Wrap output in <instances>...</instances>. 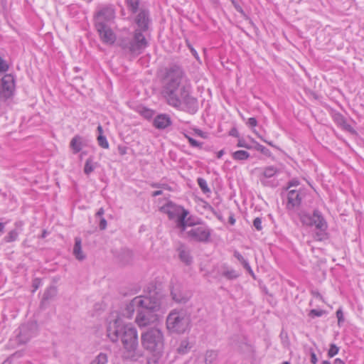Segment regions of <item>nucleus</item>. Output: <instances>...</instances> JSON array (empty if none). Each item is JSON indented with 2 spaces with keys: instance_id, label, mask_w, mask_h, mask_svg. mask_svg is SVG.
<instances>
[{
  "instance_id": "13",
  "label": "nucleus",
  "mask_w": 364,
  "mask_h": 364,
  "mask_svg": "<svg viewBox=\"0 0 364 364\" xmlns=\"http://www.w3.org/2000/svg\"><path fill=\"white\" fill-rule=\"evenodd\" d=\"M95 28L99 33L101 41L108 45L113 44L116 41V36L107 24L95 23Z\"/></svg>"
},
{
  "instance_id": "20",
  "label": "nucleus",
  "mask_w": 364,
  "mask_h": 364,
  "mask_svg": "<svg viewBox=\"0 0 364 364\" xmlns=\"http://www.w3.org/2000/svg\"><path fill=\"white\" fill-rule=\"evenodd\" d=\"M171 123V119L167 114H159L154 120V127L160 129L166 128Z\"/></svg>"
},
{
  "instance_id": "42",
  "label": "nucleus",
  "mask_w": 364,
  "mask_h": 364,
  "mask_svg": "<svg viewBox=\"0 0 364 364\" xmlns=\"http://www.w3.org/2000/svg\"><path fill=\"white\" fill-rule=\"evenodd\" d=\"M187 138L188 139L189 143L191 144V145L192 146H194V147H200V144L196 139H194L191 137H189V136H187Z\"/></svg>"
},
{
  "instance_id": "43",
  "label": "nucleus",
  "mask_w": 364,
  "mask_h": 364,
  "mask_svg": "<svg viewBox=\"0 0 364 364\" xmlns=\"http://www.w3.org/2000/svg\"><path fill=\"white\" fill-rule=\"evenodd\" d=\"M336 316L338 318V323L343 321V313L341 309L337 310Z\"/></svg>"
},
{
  "instance_id": "59",
  "label": "nucleus",
  "mask_w": 364,
  "mask_h": 364,
  "mask_svg": "<svg viewBox=\"0 0 364 364\" xmlns=\"http://www.w3.org/2000/svg\"><path fill=\"white\" fill-rule=\"evenodd\" d=\"M238 146H245L243 143H241V141H239Z\"/></svg>"
},
{
  "instance_id": "32",
  "label": "nucleus",
  "mask_w": 364,
  "mask_h": 364,
  "mask_svg": "<svg viewBox=\"0 0 364 364\" xmlns=\"http://www.w3.org/2000/svg\"><path fill=\"white\" fill-rule=\"evenodd\" d=\"M198 184L204 193H208L210 192V190L208 188L207 182L205 179L202 178H198Z\"/></svg>"
},
{
  "instance_id": "57",
  "label": "nucleus",
  "mask_w": 364,
  "mask_h": 364,
  "mask_svg": "<svg viewBox=\"0 0 364 364\" xmlns=\"http://www.w3.org/2000/svg\"><path fill=\"white\" fill-rule=\"evenodd\" d=\"M191 52H192L193 55L197 58H198V55H197L196 51L193 48H191Z\"/></svg>"
},
{
  "instance_id": "50",
  "label": "nucleus",
  "mask_w": 364,
  "mask_h": 364,
  "mask_svg": "<svg viewBox=\"0 0 364 364\" xmlns=\"http://www.w3.org/2000/svg\"><path fill=\"white\" fill-rule=\"evenodd\" d=\"M161 194H162V191H156L152 193V196L153 197H156V196H160Z\"/></svg>"
},
{
  "instance_id": "49",
  "label": "nucleus",
  "mask_w": 364,
  "mask_h": 364,
  "mask_svg": "<svg viewBox=\"0 0 364 364\" xmlns=\"http://www.w3.org/2000/svg\"><path fill=\"white\" fill-rule=\"evenodd\" d=\"M104 214V209L102 208H100L96 213V216H102Z\"/></svg>"
},
{
  "instance_id": "2",
  "label": "nucleus",
  "mask_w": 364,
  "mask_h": 364,
  "mask_svg": "<svg viewBox=\"0 0 364 364\" xmlns=\"http://www.w3.org/2000/svg\"><path fill=\"white\" fill-rule=\"evenodd\" d=\"M160 306L161 303L156 297L136 296L127 305L123 316L131 318L136 311V323L140 328L146 327L157 321L156 312L159 310Z\"/></svg>"
},
{
  "instance_id": "27",
  "label": "nucleus",
  "mask_w": 364,
  "mask_h": 364,
  "mask_svg": "<svg viewBox=\"0 0 364 364\" xmlns=\"http://www.w3.org/2000/svg\"><path fill=\"white\" fill-rule=\"evenodd\" d=\"M222 275L228 279H234L239 276L235 270L225 267H223Z\"/></svg>"
},
{
  "instance_id": "48",
  "label": "nucleus",
  "mask_w": 364,
  "mask_h": 364,
  "mask_svg": "<svg viewBox=\"0 0 364 364\" xmlns=\"http://www.w3.org/2000/svg\"><path fill=\"white\" fill-rule=\"evenodd\" d=\"M299 184V181L296 180H292L289 183V186H296Z\"/></svg>"
},
{
  "instance_id": "17",
  "label": "nucleus",
  "mask_w": 364,
  "mask_h": 364,
  "mask_svg": "<svg viewBox=\"0 0 364 364\" xmlns=\"http://www.w3.org/2000/svg\"><path fill=\"white\" fill-rule=\"evenodd\" d=\"M301 193L299 191H289L287 195V208L293 209L295 207H298L301 204Z\"/></svg>"
},
{
  "instance_id": "44",
  "label": "nucleus",
  "mask_w": 364,
  "mask_h": 364,
  "mask_svg": "<svg viewBox=\"0 0 364 364\" xmlns=\"http://www.w3.org/2000/svg\"><path fill=\"white\" fill-rule=\"evenodd\" d=\"M247 124L250 127H255L257 124V121L255 117H250L248 119Z\"/></svg>"
},
{
  "instance_id": "4",
  "label": "nucleus",
  "mask_w": 364,
  "mask_h": 364,
  "mask_svg": "<svg viewBox=\"0 0 364 364\" xmlns=\"http://www.w3.org/2000/svg\"><path fill=\"white\" fill-rule=\"evenodd\" d=\"M141 342L143 348L159 358L161 356L164 348V335L161 330L156 328L148 329L141 333Z\"/></svg>"
},
{
  "instance_id": "23",
  "label": "nucleus",
  "mask_w": 364,
  "mask_h": 364,
  "mask_svg": "<svg viewBox=\"0 0 364 364\" xmlns=\"http://www.w3.org/2000/svg\"><path fill=\"white\" fill-rule=\"evenodd\" d=\"M218 352L214 350H208L205 352L204 355V361L205 364H213L217 360Z\"/></svg>"
},
{
  "instance_id": "37",
  "label": "nucleus",
  "mask_w": 364,
  "mask_h": 364,
  "mask_svg": "<svg viewBox=\"0 0 364 364\" xmlns=\"http://www.w3.org/2000/svg\"><path fill=\"white\" fill-rule=\"evenodd\" d=\"M338 347H337L335 344H331L328 355L329 357L332 358L338 353Z\"/></svg>"
},
{
  "instance_id": "62",
  "label": "nucleus",
  "mask_w": 364,
  "mask_h": 364,
  "mask_svg": "<svg viewBox=\"0 0 364 364\" xmlns=\"http://www.w3.org/2000/svg\"><path fill=\"white\" fill-rule=\"evenodd\" d=\"M282 364H290L288 361L283 362Z\"/></svg>"
},
{
  "instance_id": "45",
  "label": "nucleus",
  "mask_w": 364,
  "mask_h": 364,
  "mask_svg": "<svg viewBox=\"0 0 364 364\" xmlns=\"http://www.w3.org/2000/svg\"><path fill=\"white\" fill-rule=\"evenodd\" d=\"M107 227V220L102 218H101L100 220V228L101 230H105Z\"/></svg>"
},
{
  "instance_id": "51",
  "label": "nucleus",
  "mask_w": 364,
  "mask_h": 364,
  "mask_svg": "<svg viewBox=\"0 0 364 364\" xmlns=\"http://www.w3.org/2000/svg\"><path fill=\"white\" fill-rule=\"evenodd\" d=\"M257 136H258V137H259L262 141H264L265 143H267V144H269V145H270V146H274V145H273V144H272L271 141H267V140L264 139L262 138V136H260V135H259V134H257Z\"/></svg>"
},
{
  "instance_id": "61",
  "label": "nucleus",
  "mask_w": 364,
  "mask_h": 364,
  "mask_svg": "<svg viewBox=\"0 0 364 364\" xmlns=\"http://www.w3.org/2000/svg\"><path fill=\"white\" fill-rule=\"evenodd\" d=\"M46 231H44V232H43V234H42V237H46Z\"/></svg>"
},
{
  "instance_id": "38",
  "label": "nucleus",
  "mask_w": 364,
  "mask_h": 364,
  "mask_svg": "<svg viewBox=\"0 0 364 364\" xmlns=\"http://www.w3.org/2000/svg\"><path fill=\"white\" fill-rule=\"evenodd\" d=\"M253 225L257 230H261L262 229L261 219L259 218H256L253 220Z\"/></svg>"
},
{
  "instance_id": "34",
  "label": "nucleus",
  "mask_w": 364,
  "mask_h": 364,
  "mask_svg": "<svg viewBox=\"0 0 364 364\" xmlns=\"http://www.w3.org/2000/svg\"><path fill=\"white\" fill-rule=\"evenodd\" d=\"M97 141L99 145L103 149L109 148V143L105 136L102 134H99L97 137Z\"/></svg>"
},
{
  "instance_id": "41",
  "label": "nucleus",
  "mask_w": 364,
  "mask_h": 364,
  "mask_svg": "<svg viewBox=\"0 0 364 364\" xmlns=\"http://www.w3.org/2000/svg\"><path fill=\"white\" fill-rule=\"evenodd\" d=\"M256 149L257 151H259L261 153L265 155H268L269 154V151L262 145L257 144Z\"/></svg>"
},
{
  "instance_id": "11",
  "label": "nucleus",
  "mask_w": 364,
  "mask_h": 364,
  "mask_svg": "<svg viewBox=\"0 0 364 364\" xmlns=\"http://www.w3.org/2000/svg\"><path fill=\"white\" fill-rule=\"evenodd\" d=\"M179 99L181 107L178 109H181L190 114H194L198 110V101L196 98L192 97L188 87H183L181 93L179 94Z\"/></svg>"
},
{
  "instance_id": "47",
  "label": "nucleus",
  "mask_w": 364,
  "mask_h": 364,
  "mask_svg": "<svg viewBox=\"0 0 364 364\" xmlns=\"http://www.w3.org/2000/svg\"><path fill=\"white\" fill-rule=\"evenodd\" d=\"M40 283H41V281L39 279H35L33 281V286L34 287L33 291H36L38 288Z\"/></svg>"
},
{
  "instance_id": "40",
  "label": "nucleus",
  "mask_w": 364,
  "mask_h": 364,
  "mask_svg": "<svg viewBox=\"0 0 364 364\" xmlns=\"http://www.w3.org/2000/svg\"><path fill=\"white\" fill-rule=\"evenodd\" d=\"M8 68V64L0 57V72H6Z\"/></svg>"
},
{
  "instance_id": "5",
  "label": "nucleus",
  "mask_w": 364,
  "mask_h": 364,
  "mask_svg": "<svg viewBox=\"0 0 364 364\" xmlns=\"http://www.w3.org/2000/svg\"><path fill=\"white\" fill-rule=\"evenodd\" d=\"M191 324L190 316L184 310H172L166 318L167 328L176 333H183Z\"/></svg>"
},
{
  "instance_id": "46",
  "label": "nucleus",
  "mask_w": 364,
  "mask_h": 364,
  "mask_svg": "<svg viewBox=\"0 0 364 364\" xmlns=\"http://www.w3.org/2000/svg\"><path fill=\"white\" fill-rule=\"evenodd\" d=\"M317 358H316V355L315 354L314 352H311V362L313 363V364H316L317 363Z\"/></svg>"
},
{
  "instance_id": "53",
  "label": "nucleus",
  "mask_w": 364,
  "mask_h": 364,
  "mask_svg": "<svg viewBox=\"0 0 364 364\" xmlns=\"http://www.w3.org/2000/svg\"><path fill=\"white\" fill-rule=\"evenodd\" d=\"M223 154H224V151L223 150H220V151H219L217 153V157L218 158H221Z\"/></svg>"
},
{
  "instance_id": "10",
  "label": "nucleus",
  "mask_w": 364,
  "mask_h": 364,
  "mask_svg": "<svg viewBox=\"0 0 364 364\" xmlns=\"http://www.w3.org/2000/svg\"><path fill=\"white\" fill-rule=\"evenodd\" d=\"M161 211L167 214L169 219L173 220L176 228L180 230L189 220V219H186L188 215V210L171 202L162 206Z\"/></svg>"
},
{
  "instance_id": "3",
  "label": "nucleus",
  "mask_w": 364,
  "mask_h": 364,
  "mask_svg": "<svg viewBox=\"0 0 364 364\" xmlns=\"http://www.w3.org/2000/svg\"><path fill=\"white\" fill-rule=\"evenodd\" d=\"M183 77L184 72L182 68L172 65L165 69L161 79V95L170 106L176 108L181 107L179 94L181 89L187 87L182 83Z\"/></svg>"
},
{
  "instance_id": "1",
  "label": "nucleus",
  "mask_w": 364,
  "mask_h": 364,
  "mask_svg": "<svg viewBox=\"0 0 364 364\" xmlns=\"http://www.w3.org/2000/svg\"><path fill=\"white\" fill-rule=\"evenodd\" d=\"M107 336L112 342L121 340L124 348V357L131 360H137L143 354L138 349V334L132 325L124 324L119 316L110 319L108 323Z\"/></svg>"
},
{
  "instance_id": "7",
  "label": "nucleus",
  "mask_w": 364,
  "mask_h": 364,
  "mask_svg": "<svg viewBox=\"0 0 364 364\" xmlns=\"http://www.w3.org/2000/svg\"><path fill=\"white\" fill-rule=\"evenodd\" d=\"M183 237L190 240L206 242L210 236V229L205 225H193L189 220L180 230Z\"/></svg>"
},
{
  "instance_id": "22",
  "label": "nucleus",
  "mask_w": 364,
  "mask_h": 364,
  "mask_svg": "<svg viewBox=\"0 0 364 364\" xmlns=\"http://www.w3.org/2000/svg\"><path fill=\"white\" fill-rule=\"evenodd\" d=\"M178 257L181 262L186 264L189 265L192 262V257L191 256L190 251L184 246H181L178 249Z\"/></svg>"
},
{
  "instance_id": "19",
  "label": "nucleus",
  "mask_w": 364,
  "mask_h": 364,
  "mask_svg": "<svg viewBox=\"0 0 364 364\" xmlns=\"http://www.w3.org/2000/svg\"><path fill=\"white\" fill-rule=\"evenodd\" d=\"M23 223L22 221H17L15 223V229L11 230L8 235L4 237V240L6 242H11L18 238L19 233L22 231Z\"/></svg>"
},
{
  "instance_id": "39",
  "label": "nucleus",
  "mask_w": 364,
  "mask_h": 364,
  "mask_svg": "<svg viewBox=\"0 0 364 364\" xmlns=\"http://www.w3.org/2000/svg\"><path fill=\"white\" fill-rule=\"evenodd\" d=\"M324 314V311L312 309L310 311L309 316L311 317L321 316Z\"/></svg>"
},
{
  "instance_id": "9",
  "label": "nucleus",
  "mask_w": 364,
  "mask_h": 364,
  "mask_svg": "<svg viewBox=\"0 0 364 364\" xmlns=\"http://www.w3.org/2000/svg\"><path fill=\"white\" fill-rule=\"evenodd\" d=\"M301 221L307 226H315L318 230L315 234L316 240H322L326 237L327 224L323 216L318 210H314L313 214L303 213L300 217Z\"/></svg>"
},
{
  "instance_id": "63",
  "label": "nucleus",
  "mask_w": 364,
  "mask_h": 364,
  "mask_svg": "<svg viewBox=\"0 0 364 364\" xmlns=\"http://www.w3.org/2000/svg\"><path fill=\"white\" fill-rule=\"evenodd\" d=\"M124 153H125V152L124 151V150H122L121 154H124Z\"/></svg>"
},
{
  "instance_id": "29",
  "label": "nucleus",
  "mask_w": 364,
  "mask_h": 364,
  "mask_svg": "<svg viewBox=\"0 0 364 364\" xmlns=\"http://www.w3.org/2000/svg\"><path fill=\"white\" fill-rule=\"evenodd\" d=\"M234 256L238 259V261L243 265V267L250 272H252L251 267L249 263L244 259L242 255L237 252L235 251Z\"/></svg>"
},
{
  "instance_id": "56",
  "label": "nucleus",
  "mask_w": 364,
  "mask_h": 364,
  "mask_svg": "<svg viewBox=\"0 0 364 364\" xmlns=\"http://www.w3.org/2000/svg\"><path fill=\"white\" fill-rule=\"evenodd\" d=\"M5 224L3 223H0V232H3L4 230Z\"/></svg>"
},
{
  "instance_id": "64",
  "label": "nucleus",
  "mask_w": 364,
  "mask_h": 364,
  "mask_svg": "<svg viewBox=\"0 0 364 364\" xmlns=\"http://www.w3.org/2000/svg\"><path fill=\"white\" fill-rule=\"evenodd\" d=\"M124 153H125V152L124 151V150H122L121 154H124Z\"/></svg>"
},
{
  "instance_id": "35",
  "label": "nucleus",
  "mask_w": 364,
  "mask_h": 364,
  "mask_svg": "<svg viewBox=\"0 0 364 364\" xmlns=\"http://www.w3.org/2000/svg\"><path fill=\"white\" fill-rule=\"evenodd\" d=\"M123 256L120 257V260L123 264L128 263L132 258V252L129 250H123Z\"/></svg>"
},
{
  "instance_id": "25",
  "label": "nucleus",
  "mask_w": 364,
  "mask_h": 364,
  "mask_svg": "<svg viewBox=\"0 0 364 364\" xmlns=\"http://www.w3.org/2000/svg\"><path fill=\"white\" fill-rule=\"evenodd\" d=\"M57 294V289L55 287H49L44 292L43 301L54 298Z\"/></svg>"
},
{
  "instance_id": "26",
  "label": "nucleus",
  "mask_w": 364,
  "mask_h": 364,
  "mask_svg": "<svg viewBox=\"0 0 364 364\" xmlns=\"http://www.w3.org/2000/svg\"><path fill=\"white\" fill-rule=\"evenodd\" d=\"M108 356L105 353H99L90 363V364H107Z\"/></svg>"
},
{
  "instance_id": "60",
  "label": "nucleus",
  "mask_w": 364,
  "mask_h": 364,
  "mask_svg": "<svg viewBox=\"0 0 364 364\" xmlns=\"http://www.w3.org/2000/svg\"><path fill=\"white\" fill-rule=\"evenodd\" d=\"M322 364H331V363L327 360H324V361H323Z\"/></svg>"
},
{
  "instance_id": "8",
  "label": "nucleus",
  "mask_w": 364,
  "mask_h": 364,
  "mask_svg": "<svg viewBox=\"0 0 364 364\" xmlns=\"http://www.w3.org/2000/svg\"><path fill=\"white\" fill-rule=\"evenodd\" d=\"M301 221L307 226H315L318 230L315 234L316 240H322L326 237L327 224L323 216L318 210H314L313 214L303 213L300 217Z\"/></svg>"
},
{
  "instance_id": "14",
  "label": "nucleus",
  "mask_w": 364,
  "mask_h": 364,
  "mask_svg": "<svg viewBox=\"0 0 364 364\" xmlns=\"http://www.w3.org/2000/svg\"><path fill=\"white\" fill-rule=\"evenodd\" d=\"M114 18V10L112 6H105L100 9L95 15V23L107 24Z\"/></svg>"
},
{
  "instance_id": "16",
  "label": "nucleus",
  "mask_w": 364,
  "mask_h": 364,
  "mask_svg": "<svg viewBox=\"0 0 364 364\" xmlns=\"http://www.w3.org/2000/svg\"><path fill=\"white\" fill-rule=\"evenodd\" d=\"M2 94L9 98L13 95L14 90V78L11 75H6L1 79Z\"/></svg>"
},
{
  "instance_id": "18",
  "label": "nucleus",
  "mask_w": 364,
  "mask_h": 364,
  "mask_svg": "<svg viewBox=\"0 0 364 364\" xmlns=\"http://www.w3.org/2000/svg\"><path fill=\"white\" fill-rule=\"evenodd\" d=\"M136 23L138 26V28L136 30L141 31L142 33L147 31L149 23L148 13L146 11H140L136 16Z\"/></svg>"
},
{
  "instance_id": "24",
  "label": "nucleus",
  "mask_w": 364,
  "mask_h": 364,
  "mask_svg": "<svg viewBox=\"0 0 364 364\" xmlns=\"http://www.w3.org/2000/svg\"><path fill=\"white\" fill-rule=\"evenodd\" d=\"M70 146L74 153L79 152L82 149V139L79 136L73 137L70 141Z\"/></svg>"
},
{
  "instance_id": "36",
  "label": "nucleus",
  "mask_w": 364,
  "mask_h": 364,
  "mask_svg": "<svg viewBox=\"0 0 364 364\" xmlns=\"http://www.w3.org/2000/svg\"><path fill=\"white\" fill-rule=\"evenodd\" d=\"M127 3L132 12L135 13L138 9L139 0H127Z\"/></svg>"
},
{
  "instance_id": "31",
  "label": "nucleus",
  "mask_w": 364,
  "mask_h": 364,
  "mask_svg": "<svg viewBox=\"0 0 364 364\" xmlns=\"http://www.w3.org/2000/svg\"><path fill=\"white\" fill-rule=\"evenodd\" d=\"M95 168V166L92 162V159L91 158L87 159L84 167L85 173L87 175L90 174L91 172L94 171Z\"/></svg>"
},
{
  "instance_id": "54",
  "label": "nucleus",
  "mask_w": 364,
  "mask_h": 364,
  "mask_svg": "<svg viewBox=\"0 0 364 364\" xmlns=\"http://www.w3.org/2000/svg\"><path fill=\"white\" fill-rule=\"evenodd\" d=\"M335 363L337 364H344L343 361L342 360H341L340 358H336L335 360Z\"/></svg>"
},
{
  "instance_id": "55",
  "label": "nucleus",
  "mask_w": 364,
  "mask_h": 364,
  "mask_svg": "<svg viewBox=\"0 0 364 364\" xmlns=\"http://www.w3.org/2000/svg\"><path fill=\"white\" fill-rule=\"evenodd\" d=\"M97 131L99 132V134H102V132H103V129H102V127L101 125H99L97 127Z\"/></svg>"
},
{
  "instance_id": "6",
  "label": "nucleus",
  "mask_w": 364,
  "mask_h": 364,
  "mask_svg": "<svg viewBox=\"0 0 364 364\" xmlns=\"http://www.w3.org/2000/svg\"><path fill=\"white\" fill-rule=\"evenodd\" d=\"M119 45L124 51L138 55L147 47L148 41L141 31L135 30L132 37L121 38Z\"/></svg>"
},
{
  "instance_id": "33",
  "label": "nucleus",
  "mask_w": 364,
  "mask_h": 364,
  "mask_svg": "<svg viewBox=\"0 0 364 364\" xmlns=\"http://www.w3.org/2000/svg\"><path fill=\"white\" fill-rule=\"evenodd\" d=\"M277 169L274 166H268L264 168L263 174L266 178H271L275 175Z\"/></svg>"
},
{
  "instance_id": "58",
  "label": "nucleus",
  "mask_w": 364,
  "mask_h": 364,
  "mask_svg": "<svg viewBox=\"0 0 364 364\" xmlns=\"http://www.w3.org/2000/svg\"><path fill=\"white\" fill-rule=\"evenodd\" d=\"M235 219H233L232 218H230V223L231 224H234V223H235Z\"/></svg>"
},
{
  "instance_id": "21",
  "label": "nucleus",
  "mask_w": 364,
  "mask_h": 364,
  "mask_svg": "<svg viewBox=\"0 0 364 364\" xmlns=\"http://www.w3.org/2000/svg\"><path fill=\"white\" fill-rule=\"evenodd\" d=\"M73 253L75 258L79 261H82L85 259L86 255L82 250V240L80 237H75V245L73 247Z\"/></svg>"
},
{
  "instance_id": "52",
  "label": "nucleus",
  "mask_w": 364,
  "mask_h": 364,
  "mask_svg": "<svg viewBox=\"0 0 364 364\" xmlns=\"http://www.w3.org/2000/svg\"><path fill=\"white\" fill-rule=\"evenodd\" d=\"M235 9H237V11H239L242 14H243V15L245 14L242 9L241 8V6L240 5L235 6Z\"/></svg>"
},
{
  "instance_id": "12",
  "label": "nucleus",
  "mask_w": 364,
  "mask_h": 364,
  "mask_svg": "<svg viewBox=\"0 0 364 364\" xmlns=\"http://www.w3.org/2000/svg\"><path fill=\"white\" fill-rule=\"evenodd\" d=\"M37 325L36 323H28L19 328L18 341L20 343H26L33 336L36 335Z\"/></svg>"
},
{
  "instance_id": "28",
  "label": "nucleus",
  "mask_w": 364,
  "mask_h": 364,
  "mask_svg": "<svg viewBox=\"0 0 364 364\" xmlns=\"http://www.w3.org/2000/svg\"><path fill=\"white\" fill-rule=\"evenodd\" d=\"M191 348L190 343L187 339L182 340L177 349L178 352L181 354H185Z\"/></svg>"
},
{
  "instance_id": "30",
  "label": "nucleus",
  "mask_w": 364,
  "mask_h": 364,
  "mask_svg": "<svg viewBox=\"0 0 364 364\" xmlns=\"http://www.w3.org/2000/svg\"><path fill=\"white\" fill-rule=\"evenodd\" d=\"M250 156V154L243 150L237 151L233 153V158L235 160H245L248 159Z\"/></svg>"
},
{
  "instance_id": "15",
  "label": "nucleus",
  "mask_w": 364,
  "mask_h": 364,
  "mask_svg": "<svg viewBox=\"0 0 364 364\" xmlns=\"http://www.w3.org/2000/svg\"><path fill=\"white\" fill-rule=\"evenodd\" d=\"M171 295L173 301L180 304L186 303L190 297V296L183 290L180 284H175L172 285Z\"/></svg>"
}]
</instances>
